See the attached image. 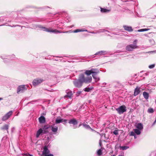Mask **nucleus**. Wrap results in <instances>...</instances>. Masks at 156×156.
Returning <instances> with one entry per match:
<instances>
[{"label": "nucleus", "mask_w": 156, "mask_h": 156, "mask_svg": "<svg viewBox=\"0 0 156 156\" xmlns=\"http://www.w3.org/2000/svg\"><path fill=\"white\" fill-rule=\"evenodd\" d=\"M78 78L83 83H88L91 82L92 78L91 76L85 77L83 74L81 73L79 75Z\"/></svg>", "instance_id": "1"}, {"label": "nucleus", "mask_w": 156, "mask_h": 156, "mask_svg": "<svg viewBox=\"0 0 156 156\" xmlns=\"http://www.w3.org/2000/svg\"><path fill=\"white\" fill-rule=\"evenodd\" d=\"M44 29V30L45 31L48 32H53L55 33H71L72 32L71 31H58L56 29L55 30H52L51 28H46L45 27L43 28Z\"/></svg>", "instance_id": "2"}, {"label": "nucleus", "mask_w": 156, "mask_h": 156, "mask_svg": "<svg viewBox=\"0 0 156 156\" xmlns=\"http://www.w3.org/2000/svg\"><path fill=\"white\" fill-rule=\"evenodd\" d=\"M116 110L119 114L121 115L126 111V107L125 105H122L116 108Z\"/></svg>", "instance_id": "3"}, {"label": "nucleus", "mask_w": 156, "mask_h": 156, "mask_svg": "<svg viewBox=\"0 0 156 156\" xmlns=\"http://www.w3.org/2000/svg\"><path fill=\"white\" fill-rule=\"evenodd\" d=\"M138 47L136 43L133 44H131L127 45L126 47V50L128 51H131Z\"/></svg>", "instance_id": "4"}, {"label": "nucleus", "mask_w": 156, "mask_h": 156, "mask_svg": "<svg viewBox=\"0 0 156 156\" xmlns=\"http://www.w3.org/2000/svg\"><path fill=\"white\" fill-rule=\"evenodd\" d=\"M73 82L75 86L78 88H80L83 85V83L80 80L79 78L74 80Z\"/></svg>", "instance_id": "5"}, {"label": "nucleus", "mask_w": 156, "mask_h": 156, "mask_svg": "<svg viewBox=\"0 0 156 156\" xmlns=\"http://www.w3.org/2000/svg\"><path fill=\"white\" fill-rule=\"evenodd\" d=\"M44 81V80L41 78H36L34 80L33 84L34 86H36L42 83Z\"/></svg>", "instance_id": "6"}, {"label": "nucleus", "mask_w": 156, "mask_h": 156, "mask_svg": "<svg viewBox=\"0 0 156 156\" xmlns=\"http://www.w3.org/2000/svg\"><path fill=\"white\" fill-rule=\"evenodd\" d=\"M12 112L10 111L5 114L4 116H3L2 118L3 121H5L8 119L10 116L12 115Z\"/></svg>", "instance_id": "7"}, {"label": "nucleus", "mask_w": 156, "mask_h": 156, "mask_svg": "<svg viewBox=\"0 0 156 156\" xmlns=\"http://www.w3.org/2000/svg\"><path fill=\"white\" fill-rule=\"evenodd\" d=\"M50 152L48 148V146L45 145L43 148V151L42 152V155L44 156L46 154H49Z\"/></svg>", "instance_id": "8"}, {"label": "nucleus", "mask_w": 156, "mask_h": 156, "mask_svg": "<svg viewBox=\"0 0 156 156\" xmlns=\"http://www.w3.org/2000/svg\"><path fill=\"white\" fill-rule=\"evenodd\" d=\"M26 90L25 86L24 85H20L19 86L17 90V93L19 94V92H23V90Z\"/></svg>", "instance_id": "9"}, {"label": "nucleus", "mask_w": 156, "mask_h": 156, "mask_svg": "<svg viewBox=\"0 0 156 156\" xmlns=\"http://www.w3.org/2000/svg\"><path fill=\"white\" fill-rule=\"evenodd\" d=\"M140 87H136L134 90V93L133 94L134 96H136L140 93Z\"/></svg>", "instance_id": "10"}, {"label": "nucleus", "mask_w": 156, "mask_h": 156, "mask_svg": "<svg viewBox=\"0 0 156 156\" xmlns=\"http://www.w3.org/2000/svg\"><path fill=\"white\" fill-rule=\"evenodd\" d=\"M42 133H45V131H43L41 128L37 132V133H36L37 138L40 135V134Z\"/></svg>", "instance_id": "11"}, {"label": "nucleus", "mask_w": 156, "mask_h": 156, "mask_svg": "<svg viewBox=\"0 0 156 156\" xmlns=\"http://www.w3.org/2000/svg\"><path fill=\"white\" fill-rule=\"evenodd\" d=\"M73 97V94L72 93V92L71 91H69L68 92H67V95H65L64 96V98H71Z\"/></svg>", "instance_id": "12"}, {"label": "nucleus", "mask_w": 156, "mask_h": 156, "mask_svg": "<svg viewBox=\"0 0 156 156\" xmlns=\"http://www.w3.org/2000/svg\"><path fill=\"white\" fill-rule=\"evenodd\" d=\"M39 122L41 123H44L45 122V117L43 116H41L38 119Z\"/></svg>", "instance_id": "13"}, {"label": "nucleus", "mask_w": 156, "mask_h": 156, "mask_svg": "<svg viewBox=\"0 0 156 156\" xmlns=\"http://www.w3.org/2000/svg\"><path fill=\"white\" fill-rule=\"evenodd\" d=\"M69 123L70 124H72L73 125H77L78 123L77 121L75 119H73L70 120Z\"/></svg>", "instance_id": "14"}, {"label": "nucleus", "mask_w": 156, "mask_h": 156, "mask_svg": "<svg viewBox=\"0 0 156 156\" xmlns=\"http://www.w3.org/2000/svg\"><path fill=\"white\" fill-rule=\"evenodd\" d=\"M136 126L137 129L140 130H141L143 128V125L141 123H139L136 124Z\"/></svg>", "instance_id": "15"}, {"label": "nucleus", "mask_w": 156, "mask_h": 156, "mask_svg": "<svg viewBox=\"0 0 156 156\" xmlns=\"http://www.w3.org/2000/svg\"><path fill=\"white\" fill-rule=\"evenodd\" d=\"M123 28L125 30L129 31H133V29H132L131 27L126 26H123Z\"/></svg>", "instance_id": "16"}, {"label": "nucleus", "mask_w": 156, "mask_h": 156, "mask_svg": "<svg viewBox=\"0 0 156 156\" xmlns=\"http://www.w3.org/2000/svg\"><path fill=\"white\" fill-rule=\"evenodd\" d=\"M143 94L144 97L146 99H147L149 98V94L146 91L143 92Z\"/></svg>", "instance_id": "17"}, {"label": "nucleus", "mask_w": 156, "mask_h": 156, "mask_svg": "<svg viewBox=\"0 0 156 156\" xmlns=\"http://www.w3.org/2000/svg\"><path fill=\"white\" fill-rule=\"evenodd\" d=\"M51 130L53 133H56L58 129V127L57 126H51Z\"/></svg>", "instance_id": "18"}, {"label": "nucleus", "mask_w": 156, "mask_h": 156, "mask_svg": "<svg viewBox=\"0 0 156 156\" xmlns=\"http://www.w3.org/2000/svg\"><path fill=\"white\" fill-rule=\"evenodd\" d=\"M93 88L91 87H86L83 89V90L85 92H90L92 89Z\"/></svg>", "instance_id": "19"}, {"label": "nucleus", "mask_w": 156, "mask_h": 156, "mask_svg": "<svg viewBox=\"0 0 156 156\" xmlns=\"http://www.w3.org/2000/svg\"><path fill=\"white\" fill-rule=\"evenodd\" d=\"M101 12H109L110 11V10L107 9H104L103 8H101Z\"/></svg>", "instance_id": "20"}, {"label": "nucleus", "mask_w": 156, "mask_h": 156, "mask_svg": "<svg viewBox=\"0 0 156 156\" xmlns=\"http://www.w3.org/2000/svg\"><path fill=\"white\" fill-rule=\"evenodd\" d=\"M134 130L135 133H136L137 135H140L141 133V130H140L138 129H134Z\"/></svg>", "instance_id": "21"}, {"label": "nucleus", "mask_w": 156, "mask_h": 156, "mask_svg": "<svg viewBox=\"0 0 156 156\" xmlns=\"http://www.w3.org/2000/svg\"><path fill=\"white\" fill-rule=\"evenodd\" d=\"M97 73H94L92 75V76L94 79H95L96 81H98L99 80V78L97 77Z\"/></svg>", "instance_id": "22"}, {"label": "nucleus", "mask_w": 156, "mask_h": 156, "mask_svg": "<svg viewBox=\"0 0 156 156\" xmlns=\"http://www.w3.org/2000/svg\"><path fill=\"white\" fill-rule=\"evenodd\" d=\"M9 126L8 125L5 124L1 128L2 130H8L9 128Z\"/></svg>", "instance_id": "23"}, {"label": "nucleus", "mask_w": 156, "mask_h": 156, "mask_svg": "<svg viewBox=\"0 0 156 156\" xmlns=\"http://www.w3.org/2000/svg\"><path fill=\"white\" fill-rule=\"evenodd\" d=\"M82 125H83V127H84L85 128L87 129H90L92 130V129L91 128V127L88 125H87V124H86V123H84L82 124Z\"/></svg>", "instance_id": "24"}, {"label": "nucleus", "mask_w": 156, "mask_h": 156, "mask_svg": "<svg viewBox=\"0 0 156 156\" xmlns=\"http://www.w3.org/2000/svg\"><path fill=\"white\" fill-rule=\"evenodd\" d=\"M84 73L87 76L90 75L91 73H92L90 70H86Z\"/></svg>", "instance_id": "25"}, {"label": "nucleus", "mask_w": 156, "mask_h": 156, "mask_svg": "<svg viewBox=\"0 0 156 156\" xmlns=\"http://www.w3.org/2000/svg\"><path fill=\"white\" fill-rule=\"evenodd\" d=\"M92 73H98V72H97V70L96 69H91L90 70Z\"/></svg>", "instance_id": "26"}, {"label": "nucleus", "mask_w": 156, "mask_h": 156, "mask_svg": "<svg viewBox=\"0 0 156 156\" xmlns=\"http://www.w3.org/2000/svg\"><path fill=\"white\" fill-rule=\"evenodd\" d=\"M119 147L120 149H121L122 150H126L128 149L129 148V147H128L125 146H120Z\"/></svg>", "instance_id": "27"}, {"label": "nucleus", "mask_w": 156, "mask_h": 156, "mask_svg": "<svg viewBox=\"0 0 156 156\" xmlns=\"http://www.w3.org/2000/svg\"><path fill=\"white\" fill-rule=\"evenodd\" d=\"M87 31V30H81V29H77L73 31V33H77L78 32H82V31Z\"/></svg>", "instance_id": "28"}, {"label": "nucleus", "mask_w": 156, "mask_h": 156, "mask_svg": "<svg viewBox=\"0 0 156 156\" xmlns=\"http://www.w3.org/2000/svg\"><path fill=\"white\" fill-rule=\"evenodd\" d=\"M63 119H56L55 120V123H59L61 122H62Z\"/></svg>", "instance_id": "29"}, {"label": "nucleus", "mask_w": 156, "mask_h": 156, "mask_svg": "<svg viewBox=\"0 0 156 156\" xmlns=\"http://www.w3.org/2000/svg\"><path fill=\"white\" fill-rule=\"evenodd\" d=\"M154 112L153 109L152 108H150L148 109L147 112L150 113H153Z\"/></svg>", "instance_id": "30"}, {"label": "nucleus", "mask_w": 156, "mask_h": 156, "mask_svg": "<svg viewBox=\"0 0 156 156\" xmlns=\"http://www.w3.org/2000/svg\"><path fill=\"white\" fill-rule=\"evenodd\" d=\"M149 30V29H146V28L143 29H141L139 30H137V31H138V32H143V31H147V30Z\"/></svg>", "instance_id": "31"}, {"label": "nucleus", "mask_w": 156, "mask_h": 156, "mask_svg": "<svg viewBox=\"0 0 156 156\" xmlns=\"http://www.w3.org/2000/svg\"><path fill=\"white\" fill-rule=\"evenodd\" d=\"M97 154L98 155H101L102 154V151L101 149L98 150L97 151Z\"/></svg>", "instance_id": "32"}, {"label": "nucleus", "mask_w": 156, "mask_h": 156, "mask_svg": "<svg viewBox=\"0 0 156 156\" xmlns=\"http://www.w3.org/2000/svg\"><path fill=\"white\" fill-rule=\"evenodd\" d=\"M118 130H115L113 132V133L114 134L116 135L118 134Z\"/></svg>", "instance_id": "33"}, {"label": "nucleus", "mask_w": 156, "mask_h": 156, "mask_svg": "<svg viewBox=\"0 0 156 156\" xmlns=\"http://www.w3.org/2000/svg\"><path fill=\"white\" fill-rule=\"evenodd\" d=\"M130 135L131 136H136V135L135 134V133L133 131H132L130 133Z\"/></svg>", "instance_id": "34"}, {"label": "nucleus", "mask_w": 156, "mask_h": 156, "mask_svg": "<svg viewBox=\"0 0 156 156\" xmlns=\"http://www.w3.org/2000/svg\"><path fill=\"white\" fill-rule=\"evenodd\" d=\"M155 66V64H152L151 65H150L149 66V68H150V69H152L153 68H154Z\"/></svg>", "instance_id": "35"}, {"label": "nucleus", "mask_w": 156, "mask_h": 156, "mask_svg": "<svg viewBox=\"0 0 156 156\" xmlns=\"http://www.w3.org/2000/svg\"><path fill=\"white\" fill-rule=\"evenodd\" d=\"M104 52V51H99L98 52H97L96 53L95 55H98L99 54H102V53H103Z\"/></svg>", "instance_id": "36"}, {"label": "nucleus", "mask_w": 156, "mask_h": 156, "mask_svg": "<svg viewBox=\"0 0 156 156\" xmlns=\"http://www.w3.org/2000/svg\"><path fill=\"white\" fill-rule=\"evenodd\" d=\"M44 156H54L52 154H46Z\"/></svg>", "instance_id": "37"}, {"label": "nucleus", "mask_w": 156, "mask_h": 156, "mask_svg": "<svg viewBox=\"0 0 156 156\" xmlns=\"http://www.w3.org/2000/svg\"><path fill=\"white\" fill-rule=\"evenodd\" d=\"M67 120L63 119V121H62V122H67Z\"/></svg>", "instance_id": "38"}, {"label": "nucleus", "mask_w": 156, "mask_h": 156, "mask_svg": "<svg viewBox=\"0 0 156 156\" xmlns=\"http://www.w3.org/2000/svg\"><path fill=\"white\" fill-rule=\"evenodd\" d=\"M81 93V91H78L77 92V94L78 95L80 94Z\"/></svg>", "instance_id": "39"}, {"label": "nucleus", "mask_w": 156, "mask_h": 156, "mask_svg": "<svg viewBox=\"0 0 156 156\" xmlns=\"http://www.w3.org/2000/svg\"><path fill=\"white\" fill-rule=\"evenodd\" d=\"M137 41V40H134V43H136V42Z\"/></svg>", "instance_id": "40"}, {"label": "nucleus", "mask_w": 156, "mask_h": 156, "mask_svg": "<svg viewBox=\"0 0 156 156\" xmlns=\"http://www.w3.org/2000/svg\"><path fill=\"white\" fill-rule=\"evenodd\" d=\"M2 98H0V100H2Z\"/></svg>", "instance_id": "41"}, {"label": "nucleus", "mask_w": 156, "mask_h": 156, "mask_svg": "<svg viewBox=\"0 0 156 156\" xmlns=\"http://www.w3.org/2000/svg\"><path fill=\"white\" fill-rule=\"evenodd\" d=\"M29 155L30 156H33V155H31V154H29Z\"/></svg>", "instance_id": "42"}, {"label": "nucleus", "mask_w": 156, "mask_h": 156, "mask_svg": "<svg viewBox=\"0 0 156 156\" xmlns=\"http://www.w3.org/2000/svg\"><path fill=\"white\" fill-rule=\"evenodd\" d=\"M112 156H115V155H112Z\"/></svg>", "instance_id": "43"}, {"label": "nucleus", "mask_w": 156, "mask_h": 156, "mask_svg": "<svg viewBox=\"0 0 156 156\" xmlns=\"http://www.w3.org/2000/svg\"><path fill=\"white\" fill-rule=\"evenodd\" d=\"M134 138H136V136H134Z\"/></svg>", "instance_id": "44"}, {"label": "nucleus", "mask_w": 156, "mask_h": 156, "mask_svg": "<svg viewBox=\"0 0 156 156\" xmlns=\"http://www.w3.org/2000/svg\"><path fill=\"white\" fill-rule=\"evenodd\" d=\"M119 156H121L119 155Z\"/></svg>", "instance_id": "45"}]
</instances>
